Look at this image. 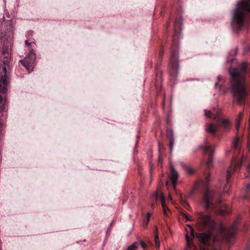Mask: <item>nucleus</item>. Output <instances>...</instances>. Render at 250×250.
<instances>
[{
  "label": "nucleus",
  "instance_id": "obj_1",
  "mask_svg": "<svg viewBox=\"0 0 250 250\" xmlns=\"http://www.w3.org/2000/svg\"><path fill=\"white\" fill-rule=\"evenodd\" d=\"M197 228L199 230L207 231L205 233H198L196 237L198 240L205 244H208L210 250H218L223 239L230 241L233 237L235 229L233 227L227 229L221 226L215 228L214 221L209 216L202 213H197Z\"/></svg>",
  "mask_w": 250,
  "mask_h": 250
},
{
  "label": "nucleus",
  "instance_id": "obj_2",
  "mask_svg": "<svg viewBox=\"0 0 250 250\" xmlns=\"http://www.w3.org/2000/svg\"><path fill=\"white\" fill-rule=\"evenodd\" d=\"M247 65L245 62L240 63L237 69L230 68L231 77L230 89L234 99L239 104L243 103L247 95L245 86V75Z\"/></svg>",
  "mask_w": 250,
  "mask_h": 250
},
{
  "label": "nucleus",
  "instance_id": "obj_3",
  "mask_svg": "<svg viewBox=\"0 0 250 250\" xmlns=\"http://www.w3.org/2000/svg\"><path fill=\"white\" fill-rule=\"evenodd\" d=\"M250 14V0H241L238 2L234 10L232 16V23L238 28L244 24L246 15Z\"/></svg>",
  "mask_w": 250,
  "mask_h": 250
},
{
  "label": "nucleus",
  "instance_id": "obj_4",
  "mask_svg": "<svg viewBox=\"0 0 250 250\" xmlns=\"http://www.w3.org/2000/svg\"><path fill=\"white\" fill-rule=\"evenodd\" d=\"M203 200L206 209L215 207L216 204H218L221 202L220 196L209 188L205 190Z\"/></svg>",
  "mask_w": 250,
  "mask_h": 250
},
{
  "label": "nucleus",
  "instance_id": "obj_5",
  "mask_svg": "<svg viewBox=\"0 0 250 250\" xmlns=\"http://www.w3.org/2000/svg\"><path fill=\"white\" fill-rule=\"evenodd\" d=\"M36 59V55L35 53L32 51L26 56L24 60H21V62L27 70L30 72L33 70V63Z\"/></svg>",
  "mask_w": 250,
  "mask_h": 250
},
{
  "label": "nucleus",
  "instance_id": "obj_6",
  "mask_svg": "<svg viewBox=\"0 0 250 250\" xmlns=\"http://www.w3.org/2000/svg\"><path fill=\"white\" fill-rule=\"evenodd\" d=\"M2 71L4 74L3 76L1 77L0 80V92L5 93L7 90V87L8 85L7 76L6 75V69L5 67H3Z\"/></svg>",
  "mask_w": 250,
  "mask_h": 250
},
{
  "label": "nucleus",
  "instance_id": "obj_7",
  "mask_svg": "<svg viewBox=\"0 0 250 250\" xmlns=\"http://www.w3.org/2000/svg\"><path fill=\"white\" fill-rule=\"evenodd\" d=\"M240 163L239 162H236L235 161V160H234L231 162V165L229 166V167L228 168V169L227 170V174H226L227 183H229V179L231 176V173L232 172V171L234 169L238 168L240 167Z\"/></svg>",
  "mask_w": 250,
  "mask_h": 250
},
{
  "label": "nucleus",
  "instance_id": "obj_8",
  "mask_svg": "<svg viewBox=\"0 0 250 250\" xmlns=\"http://www.w3.org/2000/svg\"><path fill=\"white\" fill-rule=\"evenodd\" d=\"M169 178L171 180L173 188H175L177 184V180L178 176V173L177 171L174 168L173 166L171 165H170V173L169 174Z\"/></svg>",
  "mask_w": 250,
  "mask_h": 250
},
{
  "label": "nucleus",
  "instance_id": "obj_9",
  "mask_svg": "<svg viewBox=\"0 0 250 250\" xmlns=\"http://www.w3.org/2000/svg\"><path fill=\"white\" fill-rule=\"evenodd\" d=\"M194 238V232L191 229L190 232H188L186 235L187 248L185 250H190L192 247H195L192 242Z\"/></svg>",
  "mask_w": 250,
  "mask_h": 250
},
{
  "label": "nucleus",
  "instance_id": "obj_10",
  "mask_svg": "<svg viewBox=\"0 0 250 250\" xmlns=\"http://www.w3.org/2000/svg\"><path fill=\"white\" fill-rule=\"evenodd\" d=\"M202 148L206 151L208 152L209 154V160L207 163V165L208 167H210L212 163V157L211 156V153L213 151V148L210 146H204Z\"/></svg>",
  "mask_w": 250,
  "mask_h": 250
},
{
  "label": "nucleus",
  "instance_id": "obj_11",
  "mask_svg": "<svg viewBox=\"0 0 250 250\" xmlns=\"http://www.w3.org/2000/svg\"><path fill=\"white\" fill-rule=\"evenodd\" d=\"M155 198L156 199H157L158 198H160L161 200V204L162 206V207L163 208V211L166 214L167 210H168V208H167V207L166 206L165 203V197L163 195V194L160 192H157L154 194Z\"/></svg>",
  "mask_w": 250,
  "mask_h": 250
},
{
  "label": "nucleus",
  "instance_id": "obj_12",
  "mask_svg": "<svg viewBox=\"0 0 250 250\" xmlns=\"http://www.w3.org/2000/svg\"><path fill=\"white\" fill-rule=\"evenodd\" d=\"M217 128V126L213 124H209L206 125L205 130L207 132L214 134L215 133Z\"/></svg>",
  "mask_w": 250,
  "mask_h": 250
},
{
  "label": "nucleus",
  "instance_id": "obj_13",
  "mask_svg": "<svg viewBox=\"0 0 250 250\" xmlns=\"http://www.w3.org/2000/svg\"><path fill=\"white\" fill-rule=\"evenodd\" d=\"M177 52H172L171 54V59H170V62L172 64V67H174V68L177 69Z\"/></svg>",
  "mask_w": 250,
  "mask_h": 250
},
{
  "label": "nucleus",
  "instance_id": "obj_14",
  "mask_svg": "<svg viewBox=\"0 0 250 250\" xmlns=\"http://www.w3.org/2000/svg\"><path fill=\"white\" fill-rule=\"evenodd\" d=\"M154 241L155 247L159 250L160 246V242L159 241V236L157 234L154 235Z\"/></svg>",
  "mask_w": 250,
  "mask_h": 250
},
{
  "label": "nucleus",
  "instance_id": "obj_15",
  "mask_svg": "<svg viewBox=\"0 0 250 250\" xmlns=\"http://www.w3.org/2000/svg\"><path fill=\"white\" fill-rule=\"evenodd\" d=\"M169 140H170V153H171L172 149V148L173 146L174 142V139L172 132H171V135L169 137Z\"/></svg>",
  "mask_w": 250,
  "mask_h": 250
},
{
  "label": "nucleus",
  "instance_id": "obj_16",
  "mask_svg": "<svg viewBox=\"0 0 250 250\" xmlns=\"http://www.w3.org/2000/svg\"><path fill=\"white\" fill-rule=\"evenodd\" d=\"M242 118V114L240 113L238 116V119L236 120L235 122V126L237 129H238L239 126V123L241 119Z\"/></svg>",
  "mask_w": 250,
  "mask_h": 250
},
{
  "label": "nucleus",
  "instance_id": "obj_17",
  "mask_svg": "<svg viewBox=\"0 0 250 250\" xmlns=\"http://www.w3.org/2000/svg\"><path fill=\"white\" fill-rule=\"evenodd\" d=\"M137 248V242H134L131 245L128 247L126 250H136Z\"/></svg>",
  "mask_w": 250,
  "mask_h": 250
},
{
  "label": "nucleus",
  "instance_id": "obj_18",
  "mask_svg": "<svg viewBox=\"0 0 250 250\" xmlns=\"http://www.w3.org/2000/svg\"><path fill=\"white\" fill-rule=\"evenodd\" d=\"M240 143V140L238 138H236L233 142V146L234 148H236Z\"/></svg>",
  "mask_w": 250,
  "mask_h": 250
},
{
  "label": "nucleus",
  "instance_id": "obj_19",
  "mask_svg": "<svg viewBox=\"0 0 250 250\" xmlns=\"http://www.w3.org/2000/svg\"><path fill=\"white\" fill-rule=\"evenodd\" d=\"M185 169L186 170L187 172H188L189 174H191L193 172L194 170L192 167H185Z\"/></svg>",
  "mask_w": 250,
  "mask_h": 250
},
{
  "label": "nucleus",
  "instance_id": "obj_20",
  "mask_svg": "<svg viewBox=\"0 0 250 250\" xmlns=\"http://www.w3.org/2000/svg\"><path fill=\"white\" fill-rule=\"evenodd\" d=\"M222 124L225 128H227L229 126V122L227 120H223L222 122Z\"/></svg>",
  "mask_w": 250,
  "mask_h": 250
},
{
  "label": "nucleus",
  "instance_id": "obj_21",
  "mask_svg": "<svg viewBox=\"0 0 250 250\" xmlns=\"http://www.w3.org/2000/svg\"><path fill=\"white\" fill-rule=\"evenodd\" d=\"M205 115L208 118H210L212 117V114L211 112L207 110H205Z\"/></svg>",
  "mask_w": 250,
  "mask_h": 250
},
{
  "label": "nucleus",
  "instance_id": "obj_22",
  "mask_svg": "<svg viewBox=\"0 0 250 250\" xmlns=\"http://www.w3.org/2000/svg\"><path fill=\"white\" fill-rule=\"evenodd\" d=\"M150 215H151L150 213H147V215H146V226H147V224L149 222Z\"/></svg>",
  "mask_w": 250,
  "mask_h": 250
},
{
  "label": "nucleus",
  "instance_id": "obj_23",
  "mask_svg": "<svg viewBox=\"0 0 250 250\" xmlns=\"http://www.w3.org/2000/svg\"><path fill=\"white\" fill-rule=\"evenodd\" d=\"M141 245L143 249H145V248H146V247H147V246H146V244H145V243L144 241H142L141 242Z\"/></svg>",
  "mask_w": 250,
  "mask_h": 250
},
{
  "label": "nucleus",
  "instance_id": "obj_24",
  "mask_svg": "<svg viewBox=\"0 0 250 250\" xmlns=\"http://www.w3.org/2000/svg\"><path fill=\"white\" fill-rule=\"evenodd\" d=\"M183 215H184V216L185 217V219L187 220H190V219H189V217L187 215H186L185 214H184Z\"/></svg>",
  "mask_w": 250,
  "mask_h": 250
},
{
  "label": "nucleus",
  "instance_id": "obj_25",
  "mask_svg": "<svg viewBox=\"0 0 250 250\" xmlns=\"http://www.w3.org/2000/svg\"><path fill=\"white\" fill-rule=\"evenodd\" d=\"M31 42H29V41L28 40L26 41H25V44L27 45H30L31 44Z\"/></svg>",
  "mask_w": 250,
  "mask_h": 250
},
{
  "label": "nucleus",
  "instance_id": "obj_26",
  "mask_svg": "<svg viewBox=\"0 0 250 250\" xmlns=\"http://www.w3.org/2000/svg\"><path fill=\"white\" fill-rule=\"evenodd\" d=\"M177 26H178V22H177H177L175 23V27H174V28H175V30H176V28H177Z\"/></svg>",
  "mask_w": 250,
  "mask_h": 250
},
{
  "label": "nucleus",
  "instance_id": "obj_27",
  "mask_svg": "<svg viewBox=\"0 0 250 250\" xmlns=\"http://www.w3.org/2000/svg\"><path fill=\"white\" fill-rule=\"evenodd\" d=\"M246 188L248 190L250 189V184L247 186Z\"/></svg>",
  "mask_w": 250,
  "mask_h": 250
},
{
  "label": "nucleus",
  "instance_id": "obj_28",
  "mask_svg": "<svg viewBox=\"0 0 250 250\" xmlns=\"http://www.w3.org/2000/svg\"><path fill=\"white\" fill-rule=\"evenodd\" d=\"M157 234L158 235V231H157V228L156 229V230L155 231V235Z\"/></svg>",
  "mask_w": 250,
  "mask_h": 250
},
{
  "label": "nucleus",
  "instance_id": "obj_29",
  "mask_svg": "<svg viewBox=\"0 0 250 250\" xmlns=\"http://www.w3.org/2000/svg\"><path fill=\"white\" fill-rule=\"evenodd\" d=\"M247 170L250 172V165L247 167Z\"/></svg>",
  "mask_w": 250,
  "mask_h": 250
},
{
  "label": "nucleus",
  "instance_id": "obj_30",
  "mask_svg": "<svg viewBox=\"0 0 250 250\" xmlns=\"http://www.w3.org/2000/svg\"><path fill=\"white\" fill-rule=\"evenodd\" d=\"M246 157H243L241 163H242L244 160H246Z\"/></svg>",
  "mask_w": 250,
  "mask_h": 250
},
{
  "label": "nucleus",
  "instance_id": "obj_31",
  "mask_svg": "<svg viewBox=\"0 0 250 250\" xmlns=\"http://www.w3.org/2000/svg\"><path fill=\"white\" fill-rule=\"evenodd\" d=\"M220 213L221 214H224V211H221L220 212Z\"/></svg>",
  "mask_w": 250,
  "mask_h": 250
},
{
  "label": "nucleus",
  "instance_id": "obj_32",
  "mask_svg": "<svg viewBox=\"0 0 250 250\" xmlns=\"http://www.w3.org/2000/svg\"><path fill=\"white\" fill-rule=\"evenodd\" d=\"M2 100V96L0 95V102Z\"/></svg>",
  "mask_w": 250,
  "mask_h": 250
},
{
  "label": "nucleus",
  "instance_id": "obj_33",
  "mask_svg": "<svg viewBox=\"0 0 250 250\" xmlns=\"http://www.w3.org/2000/svg\"><path fill=\"white\" fill-rule=\"evenodd\" d=\"M247 250H250V246L247 248Z\"/></svg>",
  "mask_w": 250,
  "mask_h": 250
},
{
  "label": "nucleus",
  "instance_id": "obj_34",
  "mask_svg": "<svg viewBox=\"0 0 250 250\" xmlns=\"http://www.w3.org/2000/svg\"><path fill=\"white\" fill-rule=\"evenodd\" d=\"M208 177H209V175H208V176H206V180H207V179H208Z\"/></svg>",
  "mask_w": 250,
  "mask_h": 250
},
{
  "label": "nucleus",
  "instance_id": "obj_35",
  "mask_svg": "<svg viewBox=\"0 0 250 250\" xmlns=\"http://www.w3.org/2000/svg\"><path fill=\"white\" fill-rule=\"evenodd\" d=\"M218 80H220L221 79V77H220V76H219V77H218Z\"/></svg>",
  "mask_w": 250,
  "mask_h": 250
},
{
  "label": "nucleus",
  "instance_id": "obj_36",
  "mask_svg": "<svg viewBox=\"0 0 250 250\" xmlns=\"http://www.w3.org/2000/svg\"><path fill=\"white\" fill-rule=\"evenodd\" d=\"M8 24H11V22H10V21H8Z\"/></svg>",
  "mask_w": 250,
  "mask_h": 250
},
{
  "label": "nucleus",
  "instance_id": "obj_37",
  "mask_svg": "<svg viewBox=\"0 0 250 250\" xmlns=\"http://www.w3.org/2000/svg\"><path fill=\"white\" fill-rule=\"evenodd\" d=\"M217 85V83H215V86H216Z\"/></svg>",
  "mask_w": 250,
  "mask_h": 250
},
{
  "label": "nucleus",
  "instance_id": "obj_38",
  "mask_svg": "<svg viewBox=\"0 0 250 250\" xmlns=\"http://www.w3.org/2000/svg\"><path fill=\"white\" fill-rule=\"evenodd\" d=\"M188 227H189L190 229H191V226H189V225H188Z\"/></svg>",
  "mask_w": 250,
  "mask_h": 250
},
{
  "label": "nucleus",
  "instance_id": "obj_39",
  "mask_svg": "<svg viewBox=\"0 0 250 250\" xmlns=\"http://www.w3.org/2000/svg\"><path fill=\"white\" fill-rule=\"evenodd\" d=\"M188 227H189L190 229H191V226H189V225H188Z\"/></svg>",
  "mask_w": 250,
  "mask_h": 250
},
{
  "label": "nucleus",
  "instance_id": "obj_40",
  "mask_svg": "<svg viewBox=\"0 0 250 250\" xmlns=\"http://www.w3.org/2000/svg\"><path fill=\"white\" fill-rule=\"evenodd\" d=\"M188 227H189L190 229H191V226H189V225H188Z\"/></svg>",
  "mask_w": 250,
  "mask_h": 250
},
{
  "label": "nucleus",
  "instance_id": "obj_41",
  "mask_svg": "<svg viewBox=\"0 0 250 250\" xmlns=\"http://www.w3.org/2000/svg\"><path fill=\"white\" fill-rule=\"evenodd\" d=\"M151 171H152V169L150 168V172H151Z\"/></svg>",
  "mask_w": 250,
  "mask_h": 250
}]
</instances>
